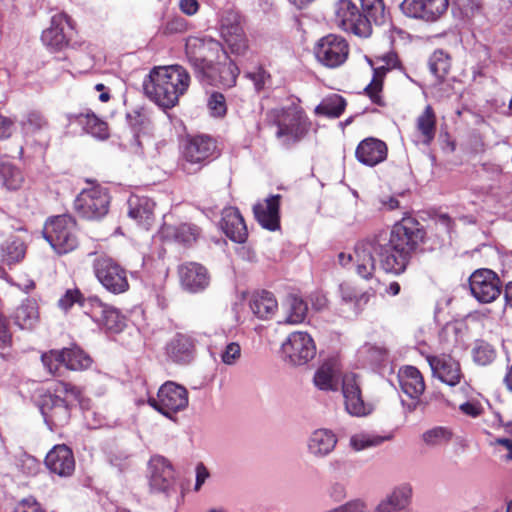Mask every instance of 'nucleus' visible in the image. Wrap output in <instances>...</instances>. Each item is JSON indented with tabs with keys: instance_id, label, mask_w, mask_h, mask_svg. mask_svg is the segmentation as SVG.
<instances>
[{
	"instance_id": "nucleus-11",
	"label": "nucleus",
	"mask_w": 512,
	"mask_h": 512,
	"mask_svg": "<svg viewBox=\"0 0 512 512\" xmlns=\"http://www.w3.org/2000/svg\"><path fill=\"white\" fill-rule=\"evenodd\" d=\"M110 200L108 189L97 184L83 189L78 194L74 208L83 218L98 220L108 213Z\"/></svg>"
},
{
	"instance_id": "nucleus-20",
	"label": "nucleus",
	"mask_w": 512,
	"mask_h": 512,
	"mask_svg": "<svg viewBox=\"0 0 512 512\" xmlns=\"http://www.w3.org/2000/svg\"><path fill=\"white\" fill-rule=\"evenodd\" d=\"M181 287L190 293L204 291L210 283L208 270L200 263L185 262L177 269Z\"/></svg>"
},
{
	"instance_id": "nucleus-40",
	"label": "nucleus",
	"mask_w": 512,
	"mask_h": 512,
	"mask_svg": "<svg viewBox=\"0 0 512 512\" xmlns=\"http://www.w3.org/2000/svg\"><path fill=\"white\" fill-rule=\"evenodd\" d=\"M412 495V488L403 485L393 491L386 501L381 502L375 512H398L406 507Z\"/></svg>"
},
{
	"instance_id": "nucleus-56",
	"label": "nucleus",
	"mask_w": 512,
	"mask_h": 512,
	"mask_svg": "<svg viewBox=\"0 0 512 512\" xmlns=\"http://www.w3.org/2000/svg\"><path fill=\"white\" fill-rule=\"evenodd\" d=\"M384 441L383 437L372 436L368 434H359L351 438V445L357 451L363 450L368 447L377 446Z\"/></svg>"
},
{
	"instance_id": "nucleus-30",
	"label": "nucleus",
	"mask_w": 512,
	"mask_h": 512,
	"mask_svg": "<svg viewBox=\"0 0 512 512\" xmlns=\"http://www.w3.org/2000/svg\"><path fill=\"white\" fill-rule=\"evenodd\" d=\"M163 234L184 247H191L201 237L202 229L194 223L183 222L165 226Z\"/></svg>"
},
{
	"instance_id": "nucleus-59",
	"label": "nucleus",
	"mask_w": 512,
	"mask_h": 512,
	"mask_svg": "<svg viewBox=\"0 0 512 512\" xmlns=\"http://www.w3.org/2000/svg\"><path fill=\"white\" fill-rule=\"evenodd\" d=\"M241 357V346L237 342L226 345L221 353V360L226 365H234Z\"/></svg>"
},
{
	"instance_id": "nucleus-26",
	"label": "nucleus",
	"mask_w": 512,
	"mask_h": 512,
	"mask_svg": "<svg viewBox=\"0 0 512 512\" xmlns=\"http://www.w3.org/2000/svg\"><path fill=\"white\" fill-rule=\"evenodd\" d=\"M220 225L225 235L233 242L241 244L247 240V226L238 208L223 209Z\"/></svg>"
},
{
	"instance_id": "nucleus-36",
	"label": "nucleus",
	"mask_w": 512,
	"mask_h": 512,
	"mask_svg": "<svg viewBox=\"0 0 512 512\" xmlns=\"http://www.w3.org/2000/svg\"><path fill=\"white\" fill-rule=\"evenodd\" d=\"M340 369L333 362H324L315 372L313 382L324 391H336L339 384Z\"/></svg>"
},
{
	"instance_id": "nucleus-42",
	"label": "nucleus",
	"mask_w": 512,
	"mask_h": 512,
	"mask_svg": "<svg viewBox=\"0 0 512 512\" xmlns=\"http://www.w3.org/2000/svg\"><path fill=\"white\" fill-rule=\"evenodd\" d=\"M383 73L381 68H374L373 77L370 83L364 88V94L373 104L379 107H385L387 105L383 95L384 80L386 78Z\"/></svg>"
},
{
	"instance_id": "nucleus-21",
	"label": "nucleus",
	"mask_w": 512,
	"mask_h": 512,
	"mask_svg": "<svg viewBox=\"0 0 512 512\" xmlns=\"http://www.w3.org/2000/svg\"><path fill=\"white\" fill-rule=\"evenodd\" d=\"M435 377L449 386H455L463 378L460 363L447 354L426 357Z\"/></svg>"
},
{
	"instance_id": "nucleus-3",
	"label": "nucleus",
	"mask_w": 512,
	"mask_h": 512,
	"mask_svg": "<svg viewBox=\"0 0 512 512\" xmlns=\"http://www.w3.org/2000/svg\"><path fill=\"white\" fill-rule=\"evenodd\" d=\"M80 389L69 382L58 381L52 392L40 396L38 406L44 417L45 423L51 430H56L69 423L71 418V406L67 397L77 399Z\"/></svg>"
},
{
	"instance_id": "nucleus-43",
	"label": "nucleus",
	"mask_w": 512,
	"mask_h": 512,
	"mask_svg": "<svg viewBox=\"0 0 512 512\" xmlns=\"http://www.w3.org/2000/svg\"><path fill=\"white\" fill-rule=\"evenodd\" d=\"M100 316L98 318L99 323L111 333H119L126 326L125 318L122 316L116 308L113 307H99Z\"/></svg>"
},
{
	"instance_id": "nucleus-5",
	"label": "nucleus",
	"mask_w": 512,
	"mask_h": 512,
	"mask_svg": "<svg viewBox=\"0 0 512 512\" xmlns=\"http://www.w3.org/2000/svg\"><path fill=\"white\" fill-rule=\"evenodd\" d=\"M378 241L379 238L376 233L358 241L354 247V254L341 252L338 255L340 265L346 267L353 262L355 273L363 280L369 281L375 276L376 259L374 254H376L382 270L387 274H392V271L386 269L382 263L388 253L384 246L378 244Z\"/></svg>"
},
{
	"instance_id": "nucleus-32",
	"label": "nucleus",
	"mask_w": 512,
	"mask_h": 512,
	"mask_svg": "<svg viewBox=\"0 0 512 512\" xmlns=\"http://www.w3.org/2000/svg\"><path fill=\"white\" fill-rule=\"evenodd\" d=\"M14 324L22 330H33L40 322L39 307L35 299L26 298L12 314Z\"/></svg>"
},
{
	"instance_id": "nucleus-4",
	"label": "nucleus",
	"mask_w": 512,
	"mask_h": 512,
	"mask_svg": "<svg viewBox=\"0 0 512 512\" xmlns=\"http://www.w3.org/2000/svg\"><path fill=\"white\" fill-rule=\"evenodd\" d=\"M216 138L209 134L187 135L181 145L180 166L188 174H195L221 156Z\"/></svg>"
},
{
	"instance_id": "nucleus-2",
	"label": "nucleus",
	"mask_w": 512,
	"mask_h": 512,
	"mask_svg": "<svg viewBox=\"0 0 512 512\" xmlns=\"http://www.w3.org/2000/svg\"><path fill=\"white\" fill-rule=\"evenodd\" d=\"M191 84L186 68L174 64L153 67L143 82L145 95L163 109H171L179 103Z\"/></svg>"
},
{
	"instance_id": "nucleus-44",
	"label": "nucleus",
	"mask_w": 512,
	"mask_h": 512,
	"mask_svg": "<svg viewBox=\"0 0 512 512\" xmlns=\"http://www.w3.org/2000/svg\"><path fill=\"white\" fill-rule=\"evenodd\" d=\"M360 11L365 18L369 20V24L379 25L385 19V4L384 0H360Z\"/></svg>"
},
{
	"instance_id": "nucleus-62",
	"label": "nucleus",
	"mask_w": 512,
	"mask_h": 512,
	"mask_svg": "<svg viewBox=\"0 0 512 512\" xmlns=\"http://www.w3.org/2000/svg\"><path fill=\"white\" fill-rule=\"evenodd\" d=\"M15 122L10 117L0 115V140L9 139L14 130Z\"/></svg>"
},
{
	"instance_id": "nucleus-9",
	"label": "nucleus",
	"mask_w": 512,
	"mask_h": 512,
	"mask_svg": "<svg viewBox=\"0 0 512 512\" xmlns=\"http://www.w3.org/2000/svg\"><path fill=\"white\" fill-rule=\"evenodd\" d=\"M96 279L108 292L119 295L130 289L128 271L116 259L106 254H98L92 262Z\"/></svg>"
},
{
	"instance_id": "nucleus-35",
	"label": "nucleus",
	"mask_w": 512,
	"mask_h": 512,
	"mask_svg": "<svg viewBox=\"0 0 512 512\" xmlns=\"http://www.w3.org/2000/svg\"><path fill=\"white\" fill-rule=\"evenodd\" d=\"M250 308L260 319H270L278 310V302L272 292L256 291L250 298Z\"/></svg>"
},
{
	"instance_id": "nucleus-63",
	"label": "nucleus",
	"mask_w": 512,
	"mask_h": 512,
	"mask_svg": "<svg viewBox=\"0 0 512 512\" xmlns=\"http://www.w3.org/2000/svg\"><path fill=\"white\" fill-rule=\"evenodd\" d=\"M179 9L183 14L193 16L199 11L200 4L197 0H180Z\"/></svg>"
},
{
	"instance_id": "nucleus-57",
	"label": "nucleus",
	"mask_w": 512,
	"mask_h": 512,
	"mask_svg": "<svg viewBox=\"0 0 512 512\" xmlns=\"http://www.w3.org/2000/svg\"><path fill=\"white\" fill-rule=\"evenodd\" d=\"M245 77L253 82L257 92L262 91L266 83L271 79L270 73L263 66H258L254 71L247 72Z\"/></svg>"
},
{
	"instance_id": "nucleus-34",
	"label": "nucleus",
	"mask_w": 512,
	"mask_h": 512,
	"mask_svg": "<svg viewBox=\"0 0 512 512\" xmlns=\"http://www.w3.org/2000/svg\"><path fill=\"white\" fill-rule=\"evenodd\" d=\"M28 246L19 236L11 235L0 245V260L7 266L21 263L27 253Z\"/></svg>"
},
{
	"instance_id": "nucleus-55",
	"label": "nucleus",
	"mask_w": 512,
	"mask_h": 512,
	"mask_svg": "<svg viewBox=\"0 0 512 512\" xmlns=\"http://www.w3.org/2000/svg\"><path fill=\"white\" fill-rule=\"evenodd\" d=\"M207 106L214 117H224L227 113L226 99L220 92H213L210 95Z\"/></svg>"
},
{
	"instance_id": "nucleus-37",
	"label": "nucleus",
	"mask_w": 512,
	"mask_h": 512,
	"mask_svg": "<svg viewBox=\"0 0 512 512\" xmlns=\"http://www.w3.org/2000/svg\"><path fill=\"white\" fill-rule=\"evenodd\" d=\"M64 367L71 371H83L91 367L93 359L76 344L61 349Z\"/></svg>"
},
{
	"instance_id": "nucleus-7",
	"label": "nucleus",
	"mask_w": 512,
	"mask_h": 512,
	"mask_svg": "<svg viewBox=\"0 0 512 512\" xmlns=\"http://www.w3.org/2000/svg\"><path fill=\"white\" fill-rule=\"evenodd\" d=\"M42 234L43 238L59 256L72 253L80 246L77 221L68 214L48 218L44 224Z\"/></svg>"
},
{
	"instance_id": "nucleus-22",
	"label": "nucleus",
	"mask_w": 512,
	"mask_h": 512,
	"mask_svg": "<svg viewBox=\"0 0 512 512\" xmlns=\"http://www.w3.org/2000/svg\"><path fill=\"white\" fill-rule=\"evenodd\" d=\"M355 157L361 164L374 167L387 159L388 145L379 138L366 137L358 143Z\"/></svg>"
},
{
	"instance_id": "nucleus-39",
	"label": "nucleus",
	"mask_w": 512,
	"mask_h": 512,
	"mask_svg": "<svg viewBox=\"0 0 512 512\" xmlns=\"http://www.w3.org/2000/svg\"><path fill=\"white\" fill-rule=\"evenodd\" d=\"M336 435L328 429H318L313 432L309 440V450L316 456H325L335 448Z\"/></svg>"
},
{
	"instance_id": "nucleus-60",
	"label": "nucleus",
	"mask_w": 512,
	"mask_h": 512,
	"mask_svg": "<svg viewBox=\"0 0 512 512\" xmlns=\"http://www.w3.org/2000/svg\"><path fill=\"white\" fill-rule=\"evenodd\" d=\"M12 332L8 318L0 311V349L12 346Z\"/></svg>"
},
{
	"instance_id": "nucleus-27",
	"label": "nucleus",
	"mask_w": 512,
	"mask_h": 512,
	"mask_svg": "<svg viewBox=\"0 0 512 512\" xmlns=\"http://www.w3.org/2000/svg\"><path fill=\"white\" fill-rule=\"evenodd\" d=\"M342 393L347 412L353 416H364L367 407L362 399L361 389L355 374H346L342 378Z\"/></svg>"
},
{
	"instance_id": "nucleus-45",
	"label": "nucleus",
	"mask_w": 512,
	"mask_h": 512,
	"mask_svg": "<svg viewBox=\"0 0 512 512\" xmlns=\"http://www.w3.org/2000/svg\"><path fill=\"white\" fill-rule=\"evenodd\" d=\"M473 361L481 366L491 364L496 358L495 348L485 340L477 339L471 351Z\"/></svg>"
},
{
	"instance_id": "nucleus-64",
	"label": "nucleus",
	"mask_w": 512,
	"mask_h": 512,
	"mask_svg": "<svg viewBox=\"0 0 512 512\" xmlns=\"http://www.w3.org/2000/svg\"><path fill=\"white\" fill-rule=\"evenodd\" d=\"M312 307L317 310L321 311L328 306V299L327 297L320 293V292H314L309 297Z\"/></svg>"
},
{
	"instance_id": "nucleus-54",
	"label": "nucleus",
	"mask_w": 512,
	"mask_h": 512,
	"mask_svg": "<svg viewBox=\"0 0 512 512\" xmlns=\"http://www.w3.org/2000/svg\"><path fill=\"white\" fill-rule=\"evenodd\" d=\"M222 38L228 44L232 53L243 55L248 49V40L244 30L236 32L235 34L222 36Z\"/></svg>"
},
{
	"instance_id": "nucleus-52",
	"label": "nucleus",
	"mask_w": 512,
	"mask_h": 512,
	"mask_svg": "<svg viewBox=\"0 0 512 512\" xmlns=\"http://www.w3.org/2000/svg\"><path fill=\"white\" fill-rule=\"evenodd\" d=\"M243 31L241 17L234 11H227L221 18L220 32L221 36L235 34Z\"/></svg>"
},
{
	"instance_id": "nucleus-41",
	"label": "nucleus",
	"mask_w": 512,
	"mask_h": 512,
	"mask_svg": "<svg viewBox=\"0 0 512 512\" xmlns=\"http://www.w3.org/2000/svg\"><path fill=\"white\" fill-rule=\"evenodd\" d=\"M347 106L346 99L339 94H330L326 96L314 110L316 115L327 118H339Z\"/></svg>"
},
{
	"instance_id": "nucleus-15",
	"label": "nucleus",
	"mask_w": 512,
	"mask_h": 512,
	"mask_svg": "<svg viewBox=\"0 0 512 512\" xmlns=\"http://www.w3.org/2000/svg\"><path fill=\"white\" fill-rule=\"evenodd\" d=\"M72 20L64 12L52 16L50 26L43 30L41 41L50 52L65 50L71 41L69 30H72Z\"/></svg>"
},
{
	"instance_id": "nucleus-19",
	"label": "nucleus",
	"mask_w": 512,
	"mask_h": 512,
	"mask_svg": "<svg viewBox=\"0 0 512 512\" xmlns=\"http://www.w3.org/2000/svg\"><path fill=\"white\" fill-rule=\"evenodd\" d=\"M449 7V0H404L401 4L403 13L414 19L435 22Z\"/></svg>"
},
{
	"instance_id": "nucleus-46",
	"label": "nucleus",
	"mask_w": 512,
	"mask_h": 512,
	"mask_svg": "<svg viewBox=\"0 0 512 512\" xmlns=\"http://www.w3.org/2000/svg\"><path fill=\"white\" fill-rule=\"evenodd\" d=\"M430 71L439 79H444L451 68V58L443 50H435L429 58Z\"/></svg>"
},
{
	"instance_id": "nucleus-14",
	"label": "nucleus",
	"mask_w": 512,
	"mask_h": 512,
	"mask_svg": "<svg viewBox=\"0 0 512 512\" xmlns=\"http://www.w3.org/2000/svg\"><path fill=\"white\" fill-rule=\"evenodd\" d=\"M148 404L162 415H172L184 410L188 405V391L184 386L167 381L162 384L156 397H149Z\"/></svg>"
},
{
	"instance_id": "nucleus-24",
	"label": "nucleus",
	"mask_w": 512,
	"mask_h": 512,
	"mask_svg": "<svg viewBox=\"0 0 512 512\" xmlns=\"http://www.w3.org/2000/svg\"><path fill=\"white\" fill-rule=\"evenodd\" d=\"M45 465L50 472L61 477L71 476L75 470L74 454L65 444L56 445L47 453Z\"/></svg>"
},
{
	"instance_id": "nucleus-8",
	"label": "nucleus",
	"mask_w": 512,
	"mask_h": 512,
	"mask_svg": "<svg viewBox=\"0 0 512 512\" xmlns=\"http://www.w3.org/2000/svg\"><path fill=\"white\" fill-rule=\"evenodd\" d=\"M220 54L226 60L228 59L222 44L211 37L190 36L186 40L185 55L197 78L213 61L211 58L219 59Z\"/></svg>"
},
{
	"instance_id": "nucleus-12",
	"label": "nucleus",
	"mask_w": 512,
	"mask_h": 512,
	"mask_svg": "<svg viewBox=\"0 0 512 512\" xmlns=\"http://www.w3.org/2000/svg\"><path fill=\"white\" fill-rule=\"evenodd\" d=\"M335 22L344 32L360 38L372 35L373 27L352 0H339L335 8Z\"/></svg>"
},
{
	"instance_id": "nucleus-28",
	"label": "nucleus",
	"mask_w": 512,
	"mask_h": 512,
	"mask_svg": "<svg viewBox=\"0 0 512 512\" xmlns=\"http://www.w3.org/2000/svg\"><path fill=\"white\" fill-rule=\"evenodd\" d=\"M437 116L434 108L428 104L415 120V133L419 143L429 147L436 137Z\"/></svg>"
},
{
	"instance_id": "nucleus-38",
	"label": "nucleus",
	"mask_w": 512,
	"mask_h": 512,
	"mask_svg": "<svg viewBox=\"0 0 512 512\" xmlns=\"http://www.w3.org/2000/svg\"><path fill=\"white\" fill-rule=\"evenodd\" d=\"M75 122L82 125L84 130L92 136L104 140L109 137L108 124L100 119L95 113L89 111L86 113L74 114L71 117Z\"/></svg>"
},
{
	"instance_id": "nucleus-53",
	"label": "nucleus",
	"mask_w": 512,
	"mask_h": 512,
	"mask_svg": "<svg viewBox=\"0 0 512 512\" xmlns=\"http://www.w3.org/2000/svg\"><path fill=\"white\" fill-rule=\"evenodd\" d=\"M84 295L79 288L67 289L58 300V307L67 312L74 304L84 306Z\"/></svg>"
},
{
	"instance_id": "nucleus-18",
	"label": "nucleus",
	"mask_w": 512,
	"mask_h": 512,
	"mask_svg": "<svg viewBox=\"0 0 512 512\" xmlns=\"http://www.w3.org/2000/svg\"><path fill=\"white\" fill-rule=\"evenodd\" d=\"M239 73L240 70L235 62L229 57L226 60L220 54V58L212 61L198 79L209 85L232 88L236 85Z\"/></svg>"
},
{
	"instance_id": "nucleus-6",
	"label": "nucleus",
	"mask_w": 512,
	"mask_h": 512,
	"mask_svg": "<svg viewBox=\"0 0 512 512\" xmlns=\"http://www.w3.org/2000/svg\"><path fill=\"white\" fill-rule=\"evenodd\" d=\"M269 115L277 127L276 138L282 139L285 145L300 142L307 136L312 126L311 120L299 102L272 109Z\"/></svg>"
},
{
	"instance_id": "nucleus-23",
	"label": "nucleus",
	"mask_w": 512,
	"mask_h": 512,
	"mask_svg": "<svg viewBox=\"0 0 512 512\" xmlns=\"http://www.w3.org/2000/svg\"><path fill=\"white\" fill-rule=\"evenodd\" d=\"M151 489L158 492H168L175 483L174 469L163 456L155 455L149 461Z\"/></svg>"
},
{
	"instance_id": "nucleus-10",
	"label": "nucleus",
	"mask_w": 512,
	"mask_h": 512,
	"mask_svg": "<svg viewBox=\"0 0 512 512\" xmlns=\"http://www.w3.org/2000/svg\"><path fill=\"white\" fill-rule=\"evenodd\" d=\"M314 55L324 67L336 69L348 60L350 45L343 36L330 33L317 41L314 46Z\"/></svg>"
},
{
	"instance_id": "nucleus-48",
	"label": "nucleus",
	"mask_w": 512,
	"mask_h": 512,
	"mask_svg": "<svg viewBox=\"0 0 512 512\" xmlns=\"http://www.w3.org/2000/svg\"><path fill=\"white\" fill-rule=\"evenodd\" d=\"M0 176L3 181V185L9 190H18L24 181V177L20 169L11 164H3L0 167Z\"/></svg>"
},
{
	"instance_id": "nucleus-17",
	"label": "nucleus",
	"mask_w": 512,
	"mask_h": 512,
	"mask_svg": "<svg viewBox=\"0 0 512 512\" xmlns=\"http://www.w3.org/2000/svg\"><path fill=\"white\" fill-rule=\"evenodd\" d=\"M282 351L292 365H304L316 355V346L308 333L296 331L282 344Z\"/></svg>"
},
{
	"instance_id": "nucleus-31",
	"label": "nucleus",
	"mask_w": 512,
	"mask_h": 512,
	"mask_svg": "<svg viewBox=\"0 0 512 512\" xmlns=\"http://www.w3.org/2000/svg\"><path fill=\"white\" fill-rule=\"evenodd\" d=\"M167 355L171 360L180 364L189 363L195 353V341L187 335L178 333L166 347Z\"/></svg>"
},
{
	"instance_id": "nucleus-16",
	"label": "nucleus",
	"mask_w": 512,
	"mask_h": 512,
	"mask_svg": "<svg viewBox=\"0 0 512 512\" xmlns=\"http://www.w3.org/2000/svg\"><path fill=\"white\" fill-rule=\"evenodd\" d=\"M20 127L27 143L32 142L41 151L46 150L51 140V126L43 112L40 110L28 111L20 122Z\"/></svg>"
},
{
	"instance_id": "nucleus-1",
	"label": "nucleus",
	"mask_w": 512,
	"mask_h": 512,
	"mask_svg": "<svg viewBox=\"0 0 512 512\" xmlns=\"http://www.w3.org/2000/svg\"><path fill=\"white\" fill-rule=\"evenodd\" d=\"M376 234L378 244L388 253L382 263L397 276L406 271L412 254L424 242L426 232L416 218L408 216L397 221L390 231L380 230Z\"/></svg>"
},
{
	"instance_id": "nucleus-61",
	"label": "nucleus",
	"mask_w": 512,
	"mask_h": 512,
	"mask_svg": "<svg viewBox=\"0 0 512 512\" xmlns=\"http://www.w3.org/2000/svg\"><path fill=\"white\" fill-rule=\"evenodd\" d=\"M14 512H46L41 504L33 497L22 499L16 506Z\"/></svg>"
},
{
	"instance_id": "nucleus-29",
	"label": "nucleus",
	"mask_w": 512,
	"mask_h": 512,
	"mask_svg": "<svg viewBox=\"0 0 512 512\" xmlns=\"http://www.w3.org/2000/svg\"><path fill=\"white\" fill-rule=\"evenodd\" d=\"M401 390L411 399H419L425 391V382L421 372L414 366H404L398 371Z\"/></svg>"
},
{
	"instance_id": "nucleus-51",
	"label": "nucleus",
	"mask_w": 512,
	"mask_h": 512,
	"mask_svg": "<svg viewBox=\"0 0 512 512\" xmlns=\"http://www.w3.org/2000/svg\"><path fill=\"white\" fill-rule=\"evenodd\" d=\"M371 65H377L375 68H381L383 70L384 77L387 73L393 69L401 68V60L395 51H388L382 55L374 57L373 61H370Z\"/></svg>"
},
{
	"instance_id": "nucleus-13",
	"label": "nucleus",
	"mask_w": 512,
	"mask_h": 512,
	"mask_svg": "<svg viewBox=\"0 0 512 512\" xmlns=\"http://www.w3.org/2000/svg\"><path fill=\"white\" fill-rule=\"evenodd\" d=\"M471 295L482 304L497 300L503 290V282L499 275L489 268H479L471 273L468 279Z\"/></svg>"
},
{
	"instance_id": "nucleus-47",
	"label": "nucleus",
	"mask_w": 512,
	"mask_h": 512,
	"mask_svg": "<svg viewBox=\"0 0 512 512\" xmlns=\"http://www.w3.org/2000/svg\"><path fill=\"white\" fill-rule=\"evenodd\" d=\"M453 437V432L442 426H437L425 431L422 434L423 442L430 447L442 446L448 444Z\"/></svg>"
},
{
	"instance_id": "nucleus-50",
	"label": "nucleus",
	"mask_w": 512,
	"mask_h": 512,
	"mask_svg": "<svg viewBox=\"0 0 512 512\" xmlns=\"http://www.w3.org/2000/svg\"><path fill=\"white\" fill-rule=\"evenodd\" d=\"M289 306L287 322L290 324L303 322L308 312L307 303L302 298L292 295L289 297Z\"/></svg>"
},
{
	"instance_id": "nucleus-33",
	"label": "nucleus",
	"mask_w": 512,
	"mask_h": 512,
	"mask_svg": "<svg viewBox=\"0 0 512 512\" xmlns=\"http://www.w3.org/2000/svg\"><path fill=\"white\" fill-rule=\"evenodd\" d=\"M128 216L138 223L150 224L154 219L155 202L147 196L132 194L128 198Z\"/></svg>"
},
{
	"instance_id": "nucleus-49",
	"label": "nucleus",
	"mask_w": 512,
	"mask_h": 512,
	"mask_svg": "<svg viewBox=\"0 0 512 512\" xmlns=\"http://www.w3.org/2000/svg\"><path fill=\"white\" fill-rule=\"evenodd\" d=\"M62 357L61 349H52L41 355V362L51 376L59 377L62 375L61 366H64Z\"/></svg>"
},
{
	"instance_id": "nucleus-58",
	"label": "nucleus",
	"mask_w": 512,
	"mask_h": 512,
	"mask_svg": "<svg viewBox=\"0 0 512 512\" xmlns=\"http://www.w3.org/2000/svg\"><path fill=\"white\" fill-rule=\"evenodd\" d=\"M188 22L181 16L171 17L162 27L163 34L173 35L184 33L188 30Z\"/></svg>"
},
{
	"instance_id": "nucleus-25",
	"label": "nucleus",
	"mask_w": 512,
	"mask_h": 512,
	"mask_svg": "<svg viewBox=\"0 0 512 512\" xmlns=\"http://www.w3.org/2000/svg\"><path fill=\"white\" fill-rule=\"evenodd\" d=\"M281 195H271L253 206V213L258 223L269 231H276L280 228V203Z\"/></svg>"
}]
</instances>
